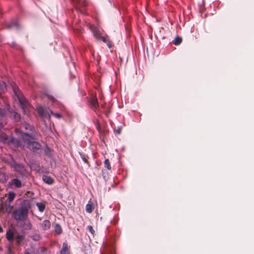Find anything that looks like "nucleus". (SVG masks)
<instances>
[{
    "label": "nucleus",
    "mask_w": 254,
    "mask_h": 254,
    "mask_svg": "<svg viewBox=\"0 0 254 254\" xmlns=\"http://www.w3.org/2000/svg\"><path fill=\"white\" fill-rule=\"evenodd\" d=\"M9 117L16 122H19L21 119L20 115L13 110L10 111Z\"/></svg>",
    "instance_id": "nucleus-13"
},
{
    "label": "nucleus",
    "mask_w": 254,
    "mask_h": 254,
    "mask_svg": "<svg viewBox=\"0 0 254 254\" xmlns=\"http://www.w3.org/2000/svg\"><path fill=\"white\" fill-rule=\"evenodd\" d=\"M50 115H53L54 117H55L56 118L58 119H61L62 117V115L60 113H55L53 112L52 111L50 110Z\"/></svg>",
    "instance_id": "nucleus-31"
},
{
    "label": "nucleus",
    "mask_w": 254,
    "mask_h": 254,
    "mask_svg": "<svg viewBox=\"0 0 254 254\" xmlns=\"http://www.w3.org/2000/svg\"><path fill=\"white\" fill-rule=\"evenodd\" d=\"M55 232L57 234H60L62 232V228L60 224H56L55 226Z\"/></svg>",
    "instance_id": "nucleus-24"
},
{
    "label": "nucleus",
    "mask_w": 254,
    "mask_h": 254,
    "mask_svg": "<svg viewBox=\"0 0 254 254\" xmlns=\"http://www.w3.org/2000/svg\"><path fill=\"white\" fill-rule=\"evenodd\" d=\"M7 179V176H6L4 172L0 170V182L4 183L6 181Z\"/></svg>",
    "instance_id": "nucleus-21"
},
{
    "label": "nucleus",
    "mask_w": 254,
    "mask_h": 254,
    "mask_svg": "<svg viewBox=\"0 0 254 254\" xmlns=\"http://www.w3.org/2000/svg\"><path fill=\"white\" fill-rule=\"evenodd\" d=\"M28 145L29 147H30L33 151H36L40 150L42 147L41 144L35 141H30Z\"/></svg>",
    "instance_id": "nucleus-9"
},
{
    "label": "nucleus",
    "mask_w": 254,
    "mask_h": 254,
    "mask_svg": "<svg viewBox=\"0 0 254 254\" xmlns=\"http://www.w3.org/2000/svg\"><path fill=\"white\" fill-rule=\"evenodd\" d=\"M24 254H31V253L28 251V250H25L24 252Z\"/></svg>",
    "instance_id": "nucleus-37"
},
{
    "label": "nucleus",
    "mask_w": 254,
    "mask_h": 254,
    "mask_svg": "<svg viewBox=\"0 0 254 254\" xmlns=\"http://www.w3.org/2000/svg\"><path fill=\"white\" fill-rule=\"evenodd\" d=\"M88 106L95 112H97L99 109V103L96 96L90 98L88 100Z\"/></svg>",
    "instance_id": "nucleus-6"
},
{
    "label": "nucleus",
    "mask_w": 254,
    "mask_h": 254,
    "mask_svg": "<svg viewBox=\"0 0 254 254\" xmlns=\"http://www.w3.org/2000/svg\"><path fill=\"white\" fill-rule=\"evenodd\" d=\"M85 209L87 212L89 213H92L94 209V205L93 202L89 201L86 205Z\"/></svg>",
    "instance_id": "nucleus-19"
},
{
    "label": "nucleus",
    "mask_w": 254,
    "mask_h": 254,
    "mask_svg": "<svg viewBox=\"0 0 254 254\" xmlns=\"http://www.w3.org/2000/svg\"><path fill=\"white\" fill-rule=\"evenodd\" d=\"M119 221V218L117 216H115L113 219L111 221V224L116 225Z\"/></svg>",
    "instance_id": "nucleus-32"
},
{
    "label": "nucleus",
    "mask_w": 254,
    "mask_h": 254,
    "mask_svg": "<svg viewBox=\"0 0 254 254\" xmlns=\"http://www.w3.org/2000/svg\"><path fill=\"white\" fill-rule=\"evenodd\" d=\"M30 238L34 241H38L41 239V236L39 234L36 233L30 236Z\"/></svg>",
    "instance_id": "nucleus-27"
},
{
    "label": "nucleus",
    "mask_w": 254,
    "mask_h": 254,
    "mask_svg": "<svg viewBox=\"0 0 254 254\" xmlns=\"http://www.w3.org/2000/svg\"><path fill=\"white\" fill-rule=\"evenodd\" d=\"M44 152L46 156L49 157H51L52 156L51 150L48 147L46 146V147L45 149Z\"/></svg>",
    "instance_id": "nucleus-30"
},
{
    "label": "nucleus",
    "mask_w": 254,
    "mask_h": 254,
    "mask_svg": "<svg viewBox=\"0 0 254 254\" xmlns=\"http://www.w3.org/2000/svg\"><path fill=\"white\" fill-rule=\"evenodd\" d=\"M28 210L25 207H21L19 209L14 210L12 213L13 218L19 224L26 220L27 217Z\"/></svg>",
    "instance_id": "nucleus-2"
},
{
    "label": "nucleus",
    "mask_w": 254,
    "mask_h": 254,
    "mask_svg": "<svg viewBox=\"0 0 254 254\" xmlns=\"http://www.w3.org/2000/svg\"><path fill=\"white\" fill-rule=\"evenodd\" d=\"M50 251L45 247H39L36 251L35 254H50Z\"/></svg>",
    "instance_id": "nucleus-14"
},
{
    "label": "nucleus",
    "mask_w": 254,
    "mask_h": 254,
    "mask_svg": "<svg viewBox=\"0 0 254 254\" xmlns=\"http://www.w3.org/2000/svg\"><path fill=\"white\" fill-rule=\"evenodd\" d=\"M96 127L97 130L99 132H101V126L99 123V122L98 120H97L95 123Z\"/></svg>",
    "instance_id": "nucleus-34"
},
{
    "label": "nucleus",
    "mask_w": 254,
    "mask_h": 254,
    "mask_svg": "<svg viewBox=\"0 0 254 254\" xmlns=\"http://www.w3.org/2000/svg\"><path fill=\"white\" fill-rule=\"evenodd\" d=\"M60 253V254H70V247L66 242L63 243L62 248Z\"/></svg>",
    "instance_id": "nucleus-11"
},
{
    "label": "nucleus",
    "mask_w": 254,
    "mask_h": 254,
    "mask_svg": "<svg viewBox=\"0 0 254 254\" xmlns=\"http://www.w3.org/2000/svg\"><path fill=\"white\" fill-rule=\"evenodd\" d=\"M77 12L82 14H86V8L88 5L87 0H72Z\"/></svg>",
    "instance_id": "nucleus-3"
},
{
    "label": "nucleus",
    "mask_w": 254,
    "mask_h": 254,
    "mask_svg": "<svg viewBox=\"0 0 254 254\" xmlns=\"http://www.w3.org/2000/svg\"><path fill=\"white\" fill-rule=\"evenodd\" d=\"M87 230L88 231L93 235L94 236L95 234V231L94 230L92 226L89 225L87 227Z\"/></svg>",
    "instance_id": "nucleus-35"
},
{
    "label": "nucleus",
    "mask_w": 254,
    "mask_h": 254,
    "mask_svg": "<svg viewBox=\"0 0 254 254\" xmlns=\"http://www.w3.org/2000/svg\"><path fill=\"white\" fill-rule=\"evenodd\" d=\"M3 127V125L2 123L0 122V130Z\"/></svg>",
    "instance_id": "nucleus-38"
},
{
    "label": "nucleus",
    "mask_w": 254,
    "mask_h": 254,
    "mask_svg": "<svg viewBox=\"0 0 254 254\" xmlns=\"http://www.w3.org/2000/svg\"><path fill=\"white\" fill-rule=\"evenodd\" d=\"M89 28L91 31L93 33L94 36L98 40H100L102 37L101 33L98 28L93 24H88Z\"/></svg>",
    "instance_id": "nucleus-8"
},
{
    "label": "nucleus",
    "mask_w": 254,
    "mask_h": 254,
    "mask_svg": "<svg viewBox=\"0 0 254 254\" xmlns=\"http://www.w3.org/2000/svg\"><path fill=\"white\" fill-rule=\"evenodd\" d=\"M36 109L40 118L46 117L47 115H48L49 118H50L51 115L49 114L47 108H45L41 105H38L36 107Z\"/></svg>",
    "instance_id": "nucleus-7"
},
{
    "label": "nucleus",
    "mask_w": 254,
    "mask_h": 254,
    "mask_svg": "<svg viewBox=\"0 0 254 254\" xmlns=\"http://www.w3.org/2000/svg\"><path fill=\"white\" fill-rule=\"evenodd\" d=\"M19 226L25 230H30L32 228V225L29 220L24 221L19 223Z\"/></svg>",
    "instance_id": "nucleus-12"
},
{
    "label": "nucleus",
    "mask_w": 254,
    "mask_h": 254,
    "mask_svg": "<svg viewBox=\"0 0 254 254\" xmlns=\"http://www.w3.org/2000/svg\"><path fill=\"white\" fill-rule=\"evenodd\" d=\"M8 185L10 187H15L16 188H20L22 186L21 181L16 178L12 179Z\"/></svg>",
    "instance_id": "nucleus-10"
},
{
    "label": "nucleus",
    "mask_w": 254,
    "mask_h": 254,
    "mask_svg": "<svg viewBox=\"0 0 254 254\" xmlns=\"http://www.w3.org/2000/svg\"><path fill=\"white\" fill-rule=\"evenodd\" d=\"M100 40H102L103 42L107 44V46L109 48H111L112 47L111 41L108 39L106 36H102Z\"/></svg>",
    "instance_id": "nucleus-20"
},
{
    "label": "nucleus",
    "mask_w": 254,
    "mask_h": 254,
    "mask_svg": "<svg viewBox=\"0 0 254 254\" xmlns=\"http://www.w3.org/2000/svg\"><path fill=\"white\" fill-rule=\"evenodd\" d=\"M115 249V240L112 238L103 243L101 254H116Z\"/></svg>",
    "instance_id": "nucleus-1"
},
{
    "label": "nucleus",
    "mask_w": 254,
    "mask_h": 254,
    "mask_svg": "<svg viewBox=\"0 0 254 254\" xmlns=\"http://www.w3.org/2000/svg\"><path fill=\"white\" fill-rule=\"evenodd\" d=\"M17 97L20 104V106L23 110L24 114H29V110L28 108L29 107V103L28 101L24 97H22L21 95H17Z\"/></svg>",
    "instance_id": "nucleus-5"
},
{
    "label": "nucleus",
    "mask_w": 254,
    "mask_h": 254,
    "mask_svg": "<svg viewBox=\"0 0 254 254\" xmlns=\"http://www.w3.org/2000/svg\"><path fill=\"white\" fill-rule=\"evenodd\" d=\"M79 154H80V156L82 160H83V161H84V163L88 164V165L89 166L90 164L87 159L88 158V156L87 155H86L84 154L81 153H79Z\"/></svg>",
    "instance_id": "nucleus-22"
},
{
    "label": "nucleus",
    "mask_w": 254,
    "mask_h": 254,
    "mask_svg": "<svg viewBox=\"0 0 254 254\" xmlns=\"http://www.w3.org/2000/svg\"><path fill=\"white\" fill-rule=\"evenodd\" d=\"M111 112H112L111 108L110 107H109L104 111V114H105L107 118H109Z\"/></svg>",
    "instance_id": "nucleus-33"
},
{
    "label": "nucleus",
    "mask_w": 254,
    "mask_h": 254,
    "mask_svg": "<svg viewBox=\"0 0 254 254\" xmlns=\"http://www.w3.org/2000/svg\"><path fill=\"white\" fill-rule=\"evenodd\" d=\"M122 128V127H118L117 129L114 128V132L117 134H120L121 133Z\"/></svg>",
    "instance_id": "nucleus-36"
},
{
    "label": "nucleus",
    "mask_w": 254,
    "mask_h": 254,
    "mask_svg": "<svg viewBox=\"0 0 254 254\" xmlns=\"http://www.w3.org/2000/svg\"><path fill=\"white\" fill-rule=\"evenodd\" d=\"M104 166L105 168H106L109 170H111L112 167L111 166L110 161L108 159H106L104 162Z\"/></svg>",
    "instance_id": "nucleus-26"
},
{
    "label": "nucleus",
    "mask_w": 254,
    "mask_h": 254,
    "mask_svg": "<svg viewBox=\"0 0 254 254\" xmlns=\"http://www.w3.org/2000/svg\"><path fill=\"white\" fill-rule=\"evenodd\" d=\"M36 205L38 208L39 211L42 212L45 209V205L42 202H37Z\"/></svg>",
    "instance_id": "nucleus-23"
},
{
    "label": "nucleus",
    "mask_w": 254,
    "mask_h": 254,
    "mask_svg": "<svg viewBox=\"0 0 254 254\" xmlns=\"http://www.w3.org/2000/svg\"><path fill=\"white\" fill-rule=\"evenodd\" d=\"M182 42V38L180 37H176L173 40V44L175 45H178L180 44Z\"/></svg>",
    "instance_id": "nucleus-28"
},
{
    "label": "nucleus",
    "mask_w": 254,
    "mask_h": 254,
    "mask_svg": "<svg viewBox=\"0 0 254 254\" xmlns=\"http://www.w3.org/2000/svg\"><path fill=\"white\" fill-rule=\"evenodd\" d=\"M14 233L11 229H8L6 233V238L9 242H12L15 238Z\"/></svg>",
    "instance_id": "nucleus-15"
},
{
    "label": "nucleus",
    "mask_w": 254,
    "mask_h": 254,
    "mask_svg": "<svg viewBox=\"0 0 254 254\" xmlns=\"http://www.w3.org/2000/svg\"><path fill=\"white\" fill-rule=\"evenodd\" d=\"M15 197V193L14 192H9L8 195V200L9 202L13 200Z\"/></svg>",
    "instance_id": "nucleus-29"
},
{
    "label": "nucleus",
    "mask_w": 254,
    "mask_h": 254,
    "mask_svg": "<svg viewBox=\"0 0 254 254\" xmlns=\"http://www.w3.org/2000/svg\"><path fill=\"white\" fill-rule=\"evenodd\" d=\"M51 222L49 220H45L41 223V227L43 230H47L50 228Z\"/></svg>",
    "instance_id": "nucleus-18"
},
{
    "label": "nucleus",
    "mask_w": 254,
    "mask_h": 254,
    "mask_svg": "<svg viewBox=\"0 0 254 254\" xmlns=\"http://www.w3.org/2000/svg\"><path fill=\"white\" fill-rule=\"evenodd\" d=\"M25 239V236L23 234H18L15 236L14 240L17 245H20Z\"/></svg>",
    "instance_id": "nucleus-16"
},
{
    "label": "nucleus",
    "mask_w": 254,
    "mask_h": 254,
    "mask_svg": "<svg viewBox=\"0 0 254 254\" xmlns=\"http://www.w3.org/2000/svg\"><path fill=\"white\" fill-rule=\"evenodd\" d=\"M7 27L9 29L13 28H17L18 27V24L17 22H11L10 23L7 25Z\"/></svg>",
    "instance_id": "nucleus-25"
},
{
    "label": "nucleus",
    "mask_w": 254,
    "mask_h": 254,
    "mask_svg": "<svg viewBox=\"0 0 254 254\" xmlns=\"http://www.w3.org/2000/svg\"><path fill=\"white\" fill-rule=\"evenodd\" d=\"M103 177H104V179H105V176H104V175H103Z\"/></svg>",
    "instance_id": "nucleus-39"
},
{
    "label": "nucleus",
    "mask_w": 254,
    "mask_h": 254,
    "mask_svg": "<svg viewBox=\"0 0 254 254\" xmlns=\"http://www.w3.org/2000/svg\"><path fill=\"white\" fill-rule=\"evenodd\" d=\"M42 180L44 183L48 185H52L54 181V179L51 176L46 175H43Z\"/></svg>",
    "instance_id": "nucleus-17"
},
{
    "label": "nucleus",
    "mask_w": 254,
    "mask_h": 254,
    "mask_svg": "<svg viewBox=\"0 0 254 254\" xmlns=\"http://www.w3.org/2000/svg\"><path fill=\"white\" fill-rule=\"evenodd\" d=\"M8 164L11 168L14 169V171L22 175L25 174L26 170L24 166L21 164L16 163L12 157H10V161Z\"/></svg>",
    "instance_id": "nucleus-4"
}]
</instances>
